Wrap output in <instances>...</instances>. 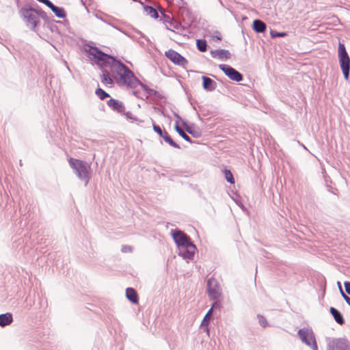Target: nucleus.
<instances>
[{
	"instance_id": "f257e3e1",
	"label": "nucleus",
	"mask_w": 350,
	"mask_h": 350,
	"mask_svg": "<svg viewBox=\"0 0 350 350\" xmlns=\"http://www.w3.org/2000/svg\"><path fill=\"white\" fill-rule=\"evenodd\" d=\"M89 54L92 59L99 66H110L111 72L119 77L122 85L129 88L143 86L131 70L120 62L116 60L113 57L103 53L96 47L90 48Z\"/></svg>"
},
{
	"instance_id": "f03ea898",
	"label": "nucleus",
	"mask_w": 350,
	"mask_h": 350,
	"mask_svg": "<svg viewBox=\"0 0 350 350\" xmlns=\"http://www.w3.org/2000/svg\"><path fill=\"white\" fill-rule=\"evenodd\" d=\"M70 166L79 180L84 182L86 186L90 179V166L87 162L70 158L68 161Z\"/></svg>"
},
{
	"instance_id": "7ed1b4c3",
	"label": "nucleus",
	"mask_w": 350,
	"mask_h": 350,
	"mask_svg": "<svg viewBox=\"0 0 350 350\" xmlns=\"http://www.w3.org/2000/svg\"><path fill=\"white\" fill-rule=\"evenodd\" d=\"M338 53L340 68L345 78L347 79L350 69V58L346 51L345 46L342 43H339Z\"/></svg>"
},
{
	"instance_id": "20e7f679",
	"label": "nucleus",
	"mask_w": 350,
	"mask_h": 350,
	"mask_svg": "<svg viewBox=\"0 0 350 350\" xmlns=\"http://www.w3.org/2000/svg\"><path fill=\"white\" fill-rule=\"evenodd\" d=\"M297 334L303 343L310 347L312 350H318L314 334L312 329L304 327L298 331Z\"/></svg>"
},
{
	"instance_id": "39448f33",
	"label": "nucleus",
	"mask_w": 350,
	"mask_h": 350,
	"mask_svg": "<svg viewBox=\"0 0 350 350\" xmlns=\"http://www.w3.org/2000/svg\"><path fill=\"white\" fill-rule=\"evenodd\" d=\"M206 291L210 299L216 300L221 297L222 290L218 281L212 277L207 280Z\"/></svg>"
},
{
	"instance_id": "423d86ee",
	"label": "nucleus",
	"mask_w": 350,
	"mask_h": 350,
	"mask_svg": "<svg viewBox=\"0 0 350 350\" xmlns=\"http://www.w3.org/2000/svg\"><path fill=\"white\" fill-rule=\"evenodd\" d=\"M21 14L24 18L27 25H30L34 29L40 21L38 12L33 8H23Z\"/></svg>"
},
{
	"instance_id": "0eeeda50",
	"label": "nucleus",
	"mask_w": 350,
	"mask_h": 350,
	"mask_svg": "<svg viewBox=\"0 0 350 350\" xmlns=\"http://www.w3.org/2000/svg\"><path fill=\"white\" fill-rule=\"evenodd\" d=\"M171 234L178 248L193 244L190 237L181 230H172Z\"/></svg>"
},
{
	"instance_id": "6e6552de",
	"label": "nucleus",
	"mask_w": 350,
	"mask_h": 350,
	"mask_svg": "<svg viewBox=\"0 0 350 350\" xmlns=\"http://www.w3.org/2000/svg\"><path fill=\"white\" fill-rule=\"evenodd\" d=\"M327 350H350V344L346 339L334 338L327 342Z\"/></svg>"
},
{
	"instance_id": "1a4fd4ad",
	"label": "nucleus",
	"mask_w": 350,
	"mask_h": 350,
	"mask_svg": "<svg viewBox=\"0 0 350 350\" xmlns=\"http://www.w3.org/2000/svg\"><path fill=\"white\" fill-rule=\"evenodd\" d=\"M196 251V247L193 243L178 248V255L189 262V260L193 259Z\"/></svg>"
},
{
	"instance_id": "9d476101",
	"label": "nucleus",
	"mask_w": 350,
	"mask_h": 350,
	"mask_svg": "<svg viewBox=\"0 0 350 350\" xmlns=\"http://www.w3.org/2000/svg\"><path fill=\"white\" fill-rule=\"evenodd\" d=\"M165 56L173 63L181 66H186L188 61L176 51L170 49L165 52Z\"/></svg>"
},
{
	"instance_id": "9b49d317",
	"label": "nucleus",
	"mask_w": 350,
	"mask_h": 350,
	"mask_svg": "<svg viewBox=\"0 0 350 350\" xmlns=\"http://www.w3.org/2000/svg\"><path fill=\"white\" fill-rule=\"evenodd\" d=\"M153 130L155 133H157L161 137H162L164 141L169 144L171 146L176 148H180V146L178 144H176L169 135V134L165 131H163L161 128L155 124L154 122L152 124Z\"/></svg>"
},
{
	"instance_id": "f8f14e48",
	"label": "nucleus",
	"mask_w": 350,
	"mask_h": 350,
	"mask_svg": "<svg viewBox=\"0 0 350 350\" xmlns=\"http://www.w3.org/2000/svg\"><path fill=\"white\" fill-rule=\"evenodd\" d=\"M219 68L230 79L236 81H240L242 80V75L233 68L225 64L219 65Z\"/></svg>"
},
{
	"instance_id": "ddd939ff",
	"label": "nucleus",
	"mask_w": 350,
	"mask_h": 350,
	"mask_svg": "<svg viewBox=\"0 0 350 350\" xmlns=\"http://www.w3.org/2000/svg\"><path fill=\"white\" fill-rule=\"evenodd\" d=\"M38 1L44 3L47 7L51 9V10L55 14V15L60 18H64L66 16L65 11L63 8H58L55 6L49 0H38Z\"/></svg>"
},
{
	"instance_id": "4468645a",
	"label": "nucleus",
	"mask_w": 350,
	"mask_h": 350,
	"mask_svg": "<svg viewBox=\"0 0 350 350\" xmlns=\"http://www.w3.org/2000/svg\"><path fill=\"white\" fill-rule=\"evenodd\" d=\"M107 105L118 113H124V106L122 102L111 98L107 102Z\"/></svg>"
},
{
	"instance_id": "2eb2a0df",
	"label": "nucleus",
	"mask_w": 350,
	"mask_h": 350,
	"mask_svg": "<svg viewBox=\"0 0 350 350\" xmlns=\"http://www.w3.org/2000/svg\"><path fill=\"white\" fill-rule=\"evenodd\" d=\"M211 54L213 58H217L222 61L228 59L230 57V52L224 49H217L211 51Z\"/></svg>"
},
{
	"instance_id": "dca6fc26",
	"label": "nucleus",
	"mask_w": 350,
	"mask_h": 350,
	"mask_svg": "<svg viewBox=\"0 0 350 350\" xmlns=\"http://www.w3.org/2000/svg\"><path fill=\"white\" fill-rule=\"evenodd\" d=\"M126 297L133 304H137L139 301L137 291L133 288L126 289Z\"/></svg>"
},
{
	"instance_id": "f3484780",
	"label": "nucleus",
	"mask_w": 350,
	"mask_h": 350,
	"mask_svg": "<svg viewBox=\"0 0 350 350\" xmlns=\"http://www.w3.org/2000/svg\"><path fill=\"white\" fill-rule=\"evenodd\" d=\"M329 312L337 323L339 325H343L345 323L344 318L339 310L334 307H330Z\"/></svg>"
},
{
	"instance_id": "a211bd4d",
	"label": "nucleus",
	"mask_w": 350,
	"mask_h": 350,
	"mask_svg": "<svg viewBox=\"0 0 350 350\" xmlns=\"http://www.w3.org/2000/svg\"><path fill=\"white\" fill-rule=\"evenodd\" d=\"M143 90L146 98H149L154 96L157 100L163 98L162 94L155 90V89H141Z\"/></svg>"
},
{
	"instance_id": "6ab92c4d",
	"label": "nucleus",
	"mask_w": 350,
	"mask_h": 350,
	"mask_svg": "<svg viewBox=\"0 0 350 350\" xmlns=\"http://www.w3.org/2000/svg\"><path fill=\"white\" fill-rule=\"evenodd\" d=\"M13 321L12 314L7 312L0 314V326L5 327L10 325Z\"/></svg>"
},
{
	"instance_id": "aec40b11",
	"label": "nucleus",
	"mask_w": 350,
	"mask_h": 350,
	"mask_svg": "<svg viewBox=\"0 0 350 350\" xmlns=\"http://www.w3.org/2000/svg\"><path fill=\"white\" fill-rule=\"evenodd\" d=\"M253 29L258 33H262L266 30V25L260 20H254L253 22Z\"/></svg>"
},
{
	"instance_id": "412c9836",
	"label": "nucleus",
	"mask_w": 350,
	"mask_h": 350,
	"mask_svg": "<svg viewBox=\"0 0 350 350\" xmlns=\"http://www.w3.org/2000/svg\"><path fill=\"white\" fill-rule=\"evenodd\" d=\"M100 81L104 85H112L113 79L109 76L106 71L103 72L100 76Z\"/></svg>"
},
{
	"instance_id": "4be33fe9",
	"label": "nucleus",
	"mask_w": 350,
	"mask_h": 350,
	"mask_svg": "<svg viewBox=\"0 0 350 350\" xmlns=\"http://www.w3.org/2000/svg\"><path fill=\"white\" fill-rule=\"evenodd\" d=\"M175 130L185 141L192 142L190 137L185 133V132L178 125L177 123L175 126Z\"/></svg>"
},
{
	"instance_id": "5701e85b",
	"label": "nucleus",
	"mask_w": 350,
	"mask_h": 350,
	"mask_svg": "<svg viewBox=\"0 0 350 350\" xmlns=\"http://www.w3.org/2000/svg\"><path fill=\"white\" fill-rule=\"evenodd\" d=\"M144 9L147 14L149 15L150 17L154 18H158V12L154 8L151 6H146Z\"/></svg>"
},
{
	"instance_id": "b1692460",
	"label": "nucleus",
	"mask_w": 350,
	"mask_h": 350,
	"mask_svg": "<svg viewBox=\"0 0 350 350\" xmlns=\"http://www.w3.org/2000/svg\"><path fill=\"white\" fill-rule=\"evenodd\" d=\"M212 314H213L212 309H209L208 311L205 314V316L201 323V325H200L201 327H203L204 326H208L209 321L211 320V317Z\"/></svg>"
},
{
	"instance_id": "393cba45",
	"label": "nucleus",
	"mask_w": 350,
	"mask_h": 350,
	"mask_svg": "<svg viewBox=\"0 0 350 350\" xmlns=\"http://www.w3.org/2000/svg\"><path fill=\"white\" fill-rule=\"evenodd\" d=\"M196 45L199 51H200L201 52H205L207 49L206 42L204 40H197Z\"/></svg>"
},
{
	"instance_id": "a878e982",
	"label": "nucleus",
	"mask_w": 350,
	"mask_h": 350,
	"mask_svg": "<svg viewBox=\"0 0 350 350\" xmlns=\"http://www.w3.org/2000/svg\"><path fill=\"white\" fill-rule=\"evenodd\" d=\"M95 94L100 100H104L105 98L109 97V94L105 92L103 89H96Z\"/></svg>"
},
{
	"instance_id": "bb28decb",
	"label": "nucleus",
	"mask_w": 350,
	"mask_h": 350,
	"mask_svg": "<svg viewBox=\"0 0 350 350\" xmlns=\"http://www.w3.org/2000/svg\"><path fill=\"white\" fill-rule=\"evenodd\" d=\"M133 94H135L137 97L140 98L144 100H149L150 102L151 101V98H146L143 90H142L141 89H136L135 91H133Z\"/></svg>"
},
{
	"instance_id": "cd10ccee",
	"label": "nucleus",
	"mask_w": 350,
	"mask_h": 350,
	"mask_svg": "<svg viewBox=\"0 0 350 350\" xmlns=\"http://www.w3.org/2000/svg\"><path fill=\"white\" fill-rule=\"evenodd\" d=\"M224 174H225L226 180L228 183L233 184L234 183V179L233 175L231 173V172L228 170H225Z\"/></svg>"
},
{
	"instance_id": "c85d7f7f",
	"label": "nucleus",
	"mask_w": 350,
	"mask_h": 350,
	"mask_svg": "<svg viewBox=\"0 0 350 350\" xmlns=\"http://www.w3.org/2000/svg\"><path fill=\"white\" fill-rule=\"evenodd\" d=\"M338 285L339 286L340 292L342 297L345 300L347 304L350 306V297L344 293V291L341 287L340 282H338Z\"/></svg>"
},
{
	"instance_id": "c756f323",
	"label": "nucleus",
	"mask_w": 350,
	"mask_h": 350,
	"mask_svg": "<svg viewBox=\"0 0 350 350\" xmlns=\"http://www.w3.org/2000/svg\"><path fill=\"white\" fill-rule=\"evenodd\" d=\"M258 323L262 327H266L268 325L267 321L265 317L260 314H258Z\"/></svg>"
},
{
	"instance_id": "7c9ffc66",
	"label": "nucleus",
	"mask_w": 350,
	"mask_h": 350,
	"mask_svg": "<svg viewBox=\"0 0 350 350\" xmlns=\"http://www.w3.org/2000/svg\"><path fill=\"white\" fill-rule=\"evenodd\" d=\"M203 80V88H208L210 86L213 82V81L206 77H202Z\"/></svg>"
},
{
	"instance_id": "2f4dec72",
	"label": "nucleus",
	"mask_w": 350,
	"mask_h": 350,
	"mask_svg": "<svg viewBox=\"0 0 350 350\" xmlns=\"http://www.w3.org/2000/svg\"><path fill=\"white\" fill-rule=\"evenodd\" d=\"M122 114L124 115L128 120H136L135 118L133 116V113L130 111H126L124 110V113H122Z\"/></svg>"
},
{
	"instance_id": "473e14b6",
	"label": "nucleus",
	"mask_w": 350,
	"mask_h": 350,
	"mask_svg": "<svg viewBox=\"0 0 350 350\" xmlns=\"http://www.w3.org/2000/svg\"><path fill=\"white\" fill-rule=\"evenodd\" d=\"M186 131L188 132L189 134L192 135L195 137H198L200 136V135L195 132V131H193L191 127H187Z\"/></svg>"
},
{
	"instance_id": "72a5a7b5",
	"label": "nucleus",
	"mask_w": 350,
	"mask_h": 350,
	"mask_svg": "<svg viewBox=\"0 0 350 350\" xmlns=\"http://www.w3.org/2000/svg\"><path fill=\"white\" fill-rule=\"evenodd\" d=\"M344 285L346 293L350 295V282H345Z\"/></svg>"
},
{
	"instance_id": "f704fd0d",
	"label": "nucleus",
	"mask_w": 350,
	"mask_h": 350,
	"mask_svg": "<svg viewBox=\"0 0 350 350\" xmlns=\"http://www.w3.org/2000/svg\"><path fill=\"white\" fill-rule=\"evenodd\" d=\"M214 303L213 304L211 308L210 309H212V311L213 310V308H217L220 307V303L217 301V299L214 300Z\"/></svg>"
},
{
	"instance_id": "c9c22d12",
	"label": "nucleus",
	"mask_w": 350,
	"mask_h": 350,
	"mask_svg": "<svg viewBox=\"0 0 350 350\" xmlns=\"http://www.w3.org/2000/svg\"><path fill=\"white\" fill-rule=\"evenodd\" d=\"M285 36H286V33H284V32L278 33L276 35H273L272 34L273 37H275V36H278V37H284Z\"/></svg>"
},
{
	"instance_id": "e433bc0d",
	"label": "nucleus",
	"mask_w": 350,
	"mask_h": 350,
	"mask_svg": "<svg viewBox=\"0 0 350 350\" xmlns=\"http://www.w3.org/2000/svg\"><path fill=\"white\" fill-rule=\"evenodd\" d=\"M186 94L187 95V97L189 98V100L191 105H193L194 103H193V99L191 98L190 94H189V93L187 92H186Z\"/></svg>"
},
{
	"instance_id": "4c0bfd02",
	"label": "nucleus",
	"mask_w": 350,
	"mask_h": 350,
	"mask_svg": "<svg viewBox=\"0 0 350 350\" xmlns=\"http://www.w3.org/2000/svg\"><path fill=\"white\" fill-rule=\"evenodd\" d=\"M204 327H205L206 332L207 333V334H209V329H208V326H204Z\"/></svg>"
},
{
	"instance_id": "58836bf2",
	"label": "nucleus",
	"mask_w": 350,
	"mask_h": 350,
	"mask_svg": "<svg viewBox=\"0 0 350 350\" xmlns=\"http://www.w3.org/2000/svg\"><path fill=\"white\" fill-rule=\"evenodd\" d=\"M122 250V252H126V246L123 247Z\"/></svg>"
},
{
	"instance_id": "ea45409f",
	"label": "nucleus",
	"mask_w": 350,
	"mask_h": 350,
	"mask_svg": "<svg viewBox=\"0 0 350 350\" xmlns=\"http://www.w3.org/2000/svg\"><path fill=\"white\" fill-rule=\"evenodd\" d=\"M174 116L178 118V119H180V117L178 115V114H174Z\"/></svg>"
},
{
	"instance_id": "a19ab883",
	"label": "nucleus",
	"mask_w": 350,
	"mask_h": 350,
	"mask_svg": "<svg viewBox=\"0 0 350 350\" xmlns=\"http://www.w3.org/2000/svg\"><path fill=\"white\" fill-rule=\"evenodd\" d=\"M128 250H131V248L129 247H126V250L127 251Z\"/></svg>"
},
{
	"instance_id": "79ce46f5",
	"label": "nucleus",
	"mask_w": 350,
	"mask_h": 350,
	"mask_svg": "<svg viewBox=\"0 0 350 350\" xmlns=\"http://www.w3.org/2000/svg\"><path fill=\"white\" fill-rule=\"evenodd\" d=\"M128 250H131V248L129 247H126V250L127 251Z\"/></svg>"
},
{
	"instance_id": "37998d69",
	"label": "nucleus",
	"mask_w": 350,
	"mask_h": 350,
	"mask_svg": "<svg viewBox=\"0 0 350 350\" xmlns=\"http://www.w3.org/2000/svg\"><path fill=\"white\" fill-rule=\"evenodd\" d=\"M128 250H131V248L129 247H126V250L127 251Z\"/></svg>"
},
{
	"instance_id": "c03bdc74",
	"label": "nucleus",
	"mask_w": 350,
	"mask_h": 350,
	"mask_svg": "<svg viewBox=\"0 0 350 350\" xmlns=\"http://www.w3.org/2000/svg\"><path fill=\"white\" fill-rule=\"evenodd\" d=\"M128 250H131V248L129 247H126V250L127 251Z\"/></svg>"
},
{
	"instance_id": "a18cd8bd",
	"label": "nucleus",
	"mask_w": 350,
	"mask_h": 350,
	"mask_svg": "<svg viewBox=\"0 0 350 350\" xmlns=\"http://www.w3.org/2000/svg\"><path fill=\"white\" fill-rule=\"evenodd\" d=\"M206 90H210V91H211V90H213V89L210 88V89H206Z\"/></svg>"
},
{
	"instance_id": "49530a36",
	"label": "nucleus",
	"mask_w": 350,
	"mask_h": 350,
	"mask_svg": "<svg viewBox=\"0 0 350 350\" xmlns=\"http://www.w3.org/2000/svg\"><path fill=\"white\" fill-rule=\"evenodd\" d=\"M303 147L304 149L307 150V148H306V146L304 145H303Z\"/></svg>"
},
{
	"instance_id": "de8ad7c7",
	"label": "nucleus",
	"mask_w": 350,
	"mask_h": 350,
	"mask_svg": "<svg viewBox=\"0 0 350 350\" xmlns=\"http://www.w3.org/2000/svg\"><path fill=\"white\" fill-rule=\"evenodd\" d=\"M133 1H137V0H133Z\"/></svg>"
}]
</instances>
